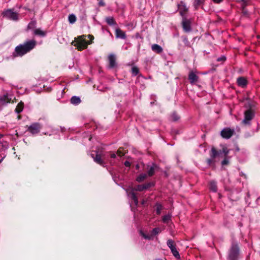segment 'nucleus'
Segmentation results:
<instances>
[{"label": "nucleus", "instance_id": "1", "mask_svg": "<svg viewBox=\"0 0 260 260\" xmlns=\"http://www.w3.org/2000/svg\"><path fill=\"white\" fill-rule=\"evenodd\" d=\"M37 42L35 40H27L15 47L13 55L14 57H22L35 48Z\"/></svg>", "mask_w": 260, "mask_h": 260}, {"label": "nucleus", "instance_id": "2", "mask_svg": "<svg viewBox=\"0 0 260 260\" xmlns=\"http://www.w3.org/2000/svg\"><path fill=\"white\" fill-rule=\"evenodd\" d=\"M86 36L83 35L79 37L75 41L74 46H76L79 50H82L87 47L88 44L91 43V40L94 37L91 35H88L91 41H87L85 39Z\"/></svg>", "mask_w": 260, "mask_h": 260}, {"label": "nucleus", "instance_id": "3", "mask_svg": "<svg viewBox=\"0 0 260 260\" xmlns=\"http://www.w3.org/2000/svg\"><path fill=\"white\" fill-rule=\"evenodd\" d=\"M2 15L3 17L15 21L19 19L18 13L14 11L13 9H8L4 10L2 13Z\"/></svg>", "mask_w": 260, "mask_h": 260}, {"label": "nucleus", "instance_id": "4", "mask_svg": "<svg viewBox=\"0 0 260 260\" xmlns=\"http://www.w3.org/2000/svg\"><path fill=\"white\" fill-rule=\"evenodd\" d=\"M239 254V248L237 243L233 242L229 254V260H237Z\"/></svg>", "mask_w": 260, "mask_h": 260}, {"label": "nucleus", "instance_id": "5", "mask_svg": "<svg viewBox=\"0 0 260 260\" xmlns=\"http://www.w3.org/2000/svg\"><path fill=\"white\" fill-rule=\"evenodd\" d=\"M244 119L242 123L245 125H250L251 121L254 117L255 112L253 109H247L244 113Z\"/></svg>", "mask_w": 260, "mask_h": 260}, {"label": "nucleus", "instance_id": "6", "mask_svg": "<svg viewBox=\"0 0 260 260\" xmlns=\"http://www.w3.org/2000/svg\"><path fill=\"white\" fill-rule=\"evenodd\" d=\"M167 245L171 249V252L172 253L173 255L177 258L179 259L180 258V254L177 251L175 246L174 244V241L172 239H169L167 241Z\"/></svg>", "mask_w": 260, "mask_h": 260}, {"label": "nucleus", "instance_id": "7", "mask_svg": "<svg viewBox=\"0 0 260 260\" xmlns=\"http://www.w3.org/2000/svg\"><path fill=\"white\" fill-rule=\"evenodd\" d=\"M235 131L234 129H231L229 127L223 128L220 132L221 137L223 138L228 139H230L234 134Z\"/></svg>", "mask_w": 260, "mask_h": 260}, {"label": "nucleus", "instance_id": "8", "mask_svg": "<svg viewBox=\"0 0 260 260\" xmlns=\"http://www.w3.org/2000/svg\"><path fill=\"white\" fill-rule=\"evenodd\" d=\"M41 128V125L39 123L35 122L28 127V131L32 134H36L39 133Z\"/></svg>", "mask_w": 260, "mask_h": 260}, {"label": "nucleus", "instance_id": "9", "mask_svg": "<svg viewBox=\"0 0 260 260\" xmlns=\"http://www.w3.org/2000/svg\"><path fill=\"white\" fill-rule=\"evenodd\" d=\"M178 9L179 11L180 15L183 17H185V13L188 11V8L186 6L185 3L181 1L178 4Z\"/></svg>", "mask_w": 260, "mask_h": 260}, {"label": "nucleus", "instance_id": "10", "mask_svg": "<svg viewBox=\"0 0 260 260\" xmlns=\"http://www.w3.org/2000/svg\"><path fill=\"white\" fill-rule=\"evenodd\" d=\"M182 26L185 32H189L191 30V21L190 20L187 19L186 17L182 18Z\"/></svg>", "mask_w": 260, "mask_h": 260}, {"label": "nucleus", "instance_id": "11", "mask_svg": "<svg viewBox=\"0 0 260 260\" xmlns=\"http://www.w3.org/2000/svg\"><path fill=\"white\" fill-rule=\"evenodd\" d=\"M188 80H189L191 84H194L198 82L199 77L194 72L191 71L188 74Z\"/></svg>", "mask_w": 260, "mask_h": 260}, {"label": "nucleus", "instance_id": "12", "mask_svg": "<svg viewBox=\"0 0 260 260\" xmlns=\"http://www.w3.org/2000/svg\"><path fill=\"white\" fill-rule=\"evenodd\" d=\"M108 60L109 62V68L113 69L117 66L116 62V57L114 54H110L108 56Z\"/></svg>", "mask_w": 260, "mask_h": 260}, {"label": "nucleus", "instance_id": "13", "mask_svg": "<svg viewBox=\"0 0 260 260\" xmlns=\"http://www.w3.org/2000/svg\"><path fill=\"white\" fill-rule=\"evenodd\" d=\"M91 155L95 162L100 165H103L104 161L102 159L101 155L98 154L96 152H95L94 153H92Z\"/></svg>", "mask_w": 260, "mask_h": 260}, {"label": "nucleus", "instance_id": "14", "mask_svg": "<svg viewBox=\"0 0 260 260\" xmlns=\"http://www.w3.org/2000/svg\"><path fill=\"white\" fill-rule=\"evenodd\" d=\"M237 83L239 86L243 88L246 86L247 81L244 77H240L237 78Z\"/></svg>", "mask_w": 260, "mask_h": 260}, {"label": "nucleus", "instance_id": "15", "mask_svg": "<svg viewBox=\"0 0 260 260\" xmlns=\"http://www.w3.org/2000/svg\"><path fill=\"white\" fill-rule=\"evenodd\" d=\"M115 35L117 38H120L121 39H125L126 38V35L125 32L119 28H116Z\"/></svg>", "mask_w": 260, "mask_h": 260}, {"label": "nucleus", "instance_id": "16", "mask_svg": "<svg viewBox=\"0 0 260 260\" xmlns=\"http://www.w3.org/2000/svg\"><path fill=\"white\" fill-rule=\"evenodd\" d=\"M153 184L151 183H147L143 185H138L136 187V190L138 191H143L151 187Z\"/></svg>", "mask_w": 260, "mask_h": 260}, {"label": "nucleus", "instance_id": "17", "mask_svg": "<svg viewBox=\"0 0 260 260\" xmlns=\"http://www.w3.org/2000/svg\"><path fill=\"white\" fill-rule=\"evenodd\" d=\"M151 49L153 51L158 54L161 53L163 51L162 47L156 44H154L152 45Z\"/></svg>", "mask_w": 260, "mask_h": 260}, {"label": "nucleus", "instance_id": "18", "mask_svg": "<svg viewBox=\"0 0 260 260\" xmlns=\"http://www.w3.org/2000/svg\"><path fill=\"white\" fill-rule=\"evenodd\" d=\"M157 168L158 167L157 165L155 164H153L148 171V175L149 176H152L154 174L155 171L157 169Z\"/></svg>", "mask_w": 260, "mask_h": 260}, {"label": "nucleus", "instance_id": "19", "mask_svg": "<svg viewBox=\"0 0 260 260\" xmlns=\"http://www.w3.org/2000/svg\"><path fill=\"white\" fill-rule=\"evenodd\" d=\"M80 98L77 96H73L71 99V103L75 105H77L81 103Z\"/></svg>", "mask_w": 260, "mask_h": 260}, {"label": "nucleus", "instance_id": "20", "mask_svg": "<svg viewBox=\"0 0 260 260\" xmlns=\"http://www.w3.org/2000/svg\"><path fill=\"white\" fill-rule=\"evenodd\" d=\"M220 155L221 151H217L214 148L211 149L210 156L212 158H215L218 156H220Z\"/></svg>", "mask_w": 260, "mask_h": 260}, {"label": "nucleus", "instance_id": "21", "mask_svg": "<svg viewBox=\"0 0 260 260\" xmlns=\"http://www.w3.org/2000/svg\"><path fill=\"white\" fill-rule=\"evenodd\" d=\"M254 105L253 102L251 101L250 99H246L245 104V107L246 108H248V109H252V108L254 107Z\"/></svg>", "mask_w": 260, "mask_h": 260}, {"label": "nucleus", "instance_id": "22", "mask_svg": "<svg viewBox=\"0 0 260 260\" xmlns=\"http://www.w3.org/2000/svg\"><path fill=\"white\" fill-rule=\"evenodd\" d=\"M34 34L36 36L44 37L46 35V32L41 30L40 28H37L34 30Z\"/></svg>", "mask_w": 260, "mask_h": 260}, {"label": "nucleus", "instance_id": "23", "mask_svg": "<svg viewBox=\"0 0 260 260\" xmlns=\"http://www.w3.org/2000/svg\"><path fill=\"white\" fill-rule=\"evenodd\" d=\"M209 188L211 191L214 192H216L217 190L216 182L214 181H211L209 184Z\"/></svg>", "mask_w": 260, "mask_h": 260}, {"label": "nucleus", "instance_id": "24", "mask_svg": "<svg viewBox=\"0 0 260 260\" xmlns=\"http://www.w3.org/2000/svg\"><path fill=\"white\" fill-rule=\"evenodd\" d=\"M106 21L109 25H114L116 24V22L112 17H108L106 18Z\"/></svg>", "mask_w": 260, "mask_h": 260}, {"label": "nucleus", "instance_id": "25", "mask_svg": "<svg viewBox=\"0 0 260 260\" xmlns=\"http://www.w3.org/2000/svg\"><path fill=\"white\" fill-rule=\"evenodd\" d=\"M23 109V104L21 103H19L15 109V112L19 114L21 113Z\"/></svg>", "mask_w": 260, "mask_h": 260}, {"label": "nucleus", "instance_id": "26", "mask_svg": "<svg viewBox=\"0 0 260 260\" xmlns=\"http://www.w3.org/2000/svg\"><path fill=\"white\" fill-rule=\"evenodd\" d=\"M147 177V174H141L139 176H138L136 179L137 181L138 182H141L144 179H145Z\"/></svg>", "mask_w": 260, "mask_h": 260}, {"label": "nucleus", "instance_id": "27", "mask_svg": "<svg viewBox=\"0 0 260 260\" xmlns=\"http://www.w3.org/2000/svg\"><path fill=\"white\" fill-rule=\"evenodd\" d=\"M68 20L70 23L73 24L76 21V17L73 14H70V15H69V16L68 17Z\"/></svg>", "mask_w": 260, "mask_h": 260}, {"label": "nucleus", "instance_id": "28", "mask_svg": "<svg viewBox=\"0 0 260 260\" xmlns=\"http://www.w3.org/2000/svg\"><path fill=\"white\" fill-rule=\"evenodd\" d=\"M130 196H131V199L134 201L135 205H137L138 204V198H137L136 194H135V193L134 192H132L130 193Z\"/></svg>", "mask_w": 260, "mask_h": 260}, {"label": "nucleus", "instance_id": "29", "mask_svg": "<svg viewBox=\"0 0 260 260\" xmlns=\"http://www.w3.org/2000/svg\"><path fill=\"white\" fill-rule=\"evenodd\" d=\"M219 151H221V154L223 153L224 156H228L230 150L226 147V146H223L222 150H220Z\"/></svg>", "mask_w": 260, "mask_h": 260}, {"label": "nucleus", "instance_id": "30", "mask_svg": "<svg viewBox=\"0 0 260 260\" xmlns=\"http://www.w3.org/2000/svg\"><path fill=\"white\" fill-rule=\"evenodd\" d=\"M204 0H194L193 5L196 9H197L198 7L203 3Z\"/></svg>", "mask_w": 260, "mask_h": 260}, {"label": "nucleus", "instance_id": "31", "mask_svg": "<svg viewBox=\"0 0 260 260\" xmlns=\"http://www.w3.org/2000/svg\"><path fill=\"white\" fill-rule=\"evenodd\" d=\"M36 21L35 20L31 21L27 25L28 29H33L36 27Z\"/></svg>", "mask_w": 260, "mask_h": 260}, {"label": "nucleus", "instance_id": "32", "mask_svg": "<svg viewBox=\"0 0 260 260\" xmlns=\"http://www.w3.org/2000/svg\"><path fill=\"white\" fill-rule=\"evenodd\" d=\"M132 72L133 76H137L139 73V70L137 67H133L132 69Z\"/></svg>", "mask_w": 260, "mask_h": 260}, {"label": "nucleus", "instance_id": "33", "mask_svg": "<svg viewBox=\"0 0 260 260\" xmlns=\"http://www.w3.org/2000/svg\"><path fill=\"white\" fill-rule=\"evenodd\" d=\"M171 220V216L170 215H166L162 217V221L164 223H168Z\"/></svg>", "mask_w": 260, "mask_h": 260}, {"label": "nucleus", "instance_id": "34", "mask_svg": "<svg viewBox=\"0 0 260 260\" xmlns=\"http://www.w3.org/2000/svg\"><path fill=\"white\" fill-rule=\"evenodd\" d=\"M171 119L173 121H176L179 119V117L175 112H174L171 115Z\"/></svg>", "mask_w": 260, "mask_h": 260}, {"label": "nucleus", "instance_id": "35", "mask_svg": "<svg viewBox=\"0 0 260 260\" xmlns=\"http://www.w3.org/2000/svg\"><path fill=\"white\" fill-rule=\"evenodd\" d=\"M156 213L159 215L160 214L161 210L162 209V206L160 204H156Z\"/></svg>", "mask_w": 260, "mask_h": 260}, {"label": "nucleus", "instance_id": "36", "mask_svg": "<svg viewBox=\"0 0 260 260\" xmlns=\"http://www.w3.org/2000/svg\"><path fill=\"white\" fill-rule=\"evenodd\" d=\"M229 163V157L228 156H224V159L221 161L222 166L226 165Z\"/></svg>", "mask_w": 260, "mask_h": 260}, {"label": "nucleus", "instance_id": "37", "mask_svg": "<svg viewBox=\"0 0 260 260\" xmlns=\"http://www.w3.org/2000/svg\"><path fill=\"white\" fill-rule=\"evenodd\" d=\"M183 42H184V44L187 46H189V42L188 40V39L186 37H183Z\"/></svg>", "mask_w": 260, "mask_h": 260}, {"label": "nucleus", "instance_id": "38", "mask_svg": "<svg viewBox=\"0 0 260 260\" xmlns=\"http://www.w3.org/2000/svg\"><path fill=\"white\" fill-rule=\"evenodd\" d=\"M160 232V229L159 228H154L153 230H152V233L154 234V235H156L158 233H159V232Z\"/></svg>", "mask_w": 260, "mask_h": 260}, {"label": "nucleus", "instance_id": "39", "mask_svg": "<svg viewBox=\"0 0 260 260\" xmlns=\"http://www.w3.org/2000/svg\"><path fill=\"white\" fill-rule=\"evenodd\" d=\"M225 60H226V57L225 56H220L217 59V61L224 62Z\"/></svg>", "mask_w": 260, "mask_h": 260}, {"label": "nucleus", "instance_id": "40", "mask_svg": "<svg viewBox=\"0 0 260 260\" xmlns=\"http://www.w3.org/2000/svg\"><path fill=\"white\" fill-rule=\"evenodd\" d=\"M140 234L145 239H150V237L149 236L146 235L142 231H140Z\"/></svg>", "mask_w": 260, "mask_h": 260}, {"label": "nucleus", "instance_id": "41", "mask_svg": "<svg viewBox=\"0 0 260 260\" xmlns=\"http://www.w3.org/2000/svg\"><path fill=\"white\" fill-rule=\"evenodd\" d=\"M3 101H7L8 102H9L10 101L11 99H8V94H5L3 97L1 99Z\"/></svg>", "mask_w": 260, "mask_h": 260}, {"label": "nucleus", "instance_id": "42", "mask_svg": "<svg viewBox=\"0 0 260 260\" xmlns=\"http://www.w3.org/2000/svg\"><path fill=\"white\" fill-rule=\"evenodd\" d=\"M117 155H118L119 157H121L124 155V153L122 152L120 149H118L117 151Z\"/></svg>", "mask_w": 260, "mask_h": 260}, {"label": "nucleus", "instance_id": "43", "mask_svg": "<svg viewBox=\"0 0 260 260\" xmlns=\"http://www.w3.org/2000/svg\"><path fill=\"white\" fill-rule=\"evenodd\" d=\"M99 5L100 6H105V3H104V2L103 0H100L99 2Z\"/></svg>", "mask_w": 260, "mask_h": 260}, {"label": "nucleus", "instance_id": "44", "mask_svg": "<svg viewBox=\"0 0 260 260\" xmlns=\"http://www.w3.org/2000/svg\"><path fill=\"white\" fill-rule=\"evenodd\" d=\"M124 165L127 167H129L131 166V163L128 161H125L124 162Z\"/></svg>", "mask_w": 260, "mask_h": 260}, {"label": "nucleus", "instance_id": "45", "mask_svg": "<svg viewBox=\"0 0 260 260\" xmlns=\"http://www.w3.org/2000/svg\"><path fill=\"white\" fill-rule=\"evenodd\" d=\"M213 159H214V158H212L211 157V158H209V159H208L207 160V161H208V164H209V165H210V164H211L213 162Z\"/></svg>", "mask_w": 260, "mask_h": 260}, {"label": "nucleus", "instance_id": "46", "mask_svg": "<svg viewBox=\"0 0 260 260\" xmlns=\"http://www.w3.org/2000/svg\"><path fill=\"white\" fill-rule=\"evenodd\" d=\"M117 153H113L111 154V157L113 158H115L116 156Z\"/></svg>", "mask_w": 260, "mask_h": 260}, {"label": "nucleus", "instance_id": "47", "mask_svg": "<svg viewBox=\"0 0 260 260\" xmlns=\"http://www.w3.org/2000/svg\"><path fill=\"white\" fill-rule=\"evenodd\" d=\"M213 1L216 3H220L222 0H213Z\"/></svg>", "mask_w": 260, "mask_h": 260}, {"label": "nucleus", "instance_id": "48", "mask_svg": "<svg viewBox=\"0 0 260 260\" xmlns=\"http://www.w3.org/2000/svg\"><path fill=\"white\" fill-rule=\"evenodd\" d=\"M236 150H237V151H239V148H237Z\"/></svg>", "mask_w": 260, "mask_h": 260}, {"label": "nucleus", "instance_id": "49", "mask_svg": "<svg viewBox=\"0 0 260 260\" xmlns=\"http://www.w3.org/2000/svg\"><path fill=\"white\" fill-rule=\"evenodd\" d=\"M2 137V136L0 135V139Z\"/></svg>", "mask_w": 260, "mask_h": 260}, {"label": "nucleus", "instance_id": "50", "mask_svg": "<svg viewBox=\"0 0 260 260\" xmlns=\"http://www.w3.org/2000/svg\"><path fill=\"white\" fill-rule=\"evenodd\" d=\"M242 1H243V2L244 1V0H242Z\"/></svg>", "mask_w": 260, "mask_h": 260}]
</instances>
